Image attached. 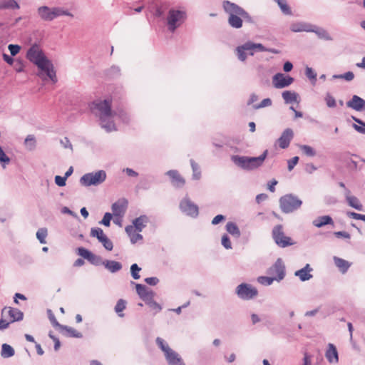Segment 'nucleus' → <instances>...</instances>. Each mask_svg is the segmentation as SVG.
Segmentation results:
<instances>
[{
	"mask_svg": "<svg viewBox=\"0 0 365 365\" xmlns=\"http://www.w3.org/2000/svg\"><path fill=\"white\" fill-rule=\"evenodd\" d=\"M26 58L38 68L40 71L38 76L42 80H46L47 77L53 83L57 82L58 80L53 65L45 56L39 45L36 43L32 45L27 51Z\"/></svg>",
	"mask_w": 365,
	"mask_h": 365,
	"instance_id": "obj_1",
	"label": "nucleus"
},
{
	"mask_svg": "<svg viewBox=\"0 0 365 365\" xmlns=\"http://www.w3.org/2000/svg\"><path fill=\"white\" fill-rule=\"evenodd\" d=\"M91 112L99 118L101 127L107 132L116 130L113 118L116 111L111 109V100L98 99L93 101L90 105Z\"/></svg>",
	"mask_w": 365,
	"mask_h": 365,
	"instance_id": "obj_2",
	"label": "nucleus"
},
{
	"mask_svg": "<svg viewBox=\"0 0 365 365\" xmlns=\"http://www.w3.org/2000/svg\"><path fill=\"white\" fill-rule=\"evenodd\" d=\"M268 154V150H265L258 157H248L240 155H232V161L238 167L243 170H252L260 167Z\"/></svg>",
	"mask_w": 365,
	"mask_h": 365,
	"instance_id": "obj_3",
	"label": "nucleus"
},
{
	"mask_svg": "<svg viewBox=\"0 0 365 365\" xmlns=\"http://www.w3.org/2000/svg\"><path fill=\"white\" fill-rule=\"evenodd\" d=\"M225 11L229 15L227 22L234 29L242 27L243 21L240 16V6L230 1H224L222 3Z\"/></svg>",
	"mask_w": 365,
	"mask_h": 365,
	"instance_id": "obj_4",
	"label": "nucleus"
},
{
	"mask_svg": "<svg viewBox=\"0 0 365 365\" xmlns=\"http://www.w3.org/2000/svg\"><path fill=\"white\" fill-rule=\"evenodd\" d=\"M302 201L292 194H287L280 197L279 206L284 213H291L298 210Z\"/></svg>",
	"mask_w": 365,
	"mask_h": 365,
	"instance_id": "obj_5",
	"label": "nucleus"
},
{
	"mask_svg": "<svg viewBox=\"0 0 365 365\" xmlns=\"http://www.w3.org/2000/svg\"><path fill=\"white\" fill-rule=\"evenodd\" d=\"M106 171L103 170L86 173L80 178V183L85 187L97 186L106 180Z\"/></svg>",
	"mask_w": 365,
	"mask_h": 365,
	"instance_id": "obj_6",
	"label": "nucleus"
},
{
	"mask_svg": "<svg viewBox=\"0 0 365 365\" xmlns=\"http://www.w3.org/2000/svg\"><path fill=\"white\" fill-rule=\"evenodd\" d=\"M272 237L276 245L281 248H285L294 244L291 237L285 235L282 225H277L273 227Z\"/></svg>",
	"mask_w": 365,
	"mask_h": 365,
	"instance_id": "obj_7",
	"label": "nucleus"
},
{
	"mask_svg": "<svg viewBox=\"0 0 365 365\" xmlns=\"http://www.w3.org/2000/svg\"><path fill=\"white\" fill-rule=\"evenodd\" d=\"M186 14L184 11L170 9L168 15V30L174 32L185 21Z\"/></svg>",
	"mask_w": 365,
	"mask_h": 365,
	"instance_id": "obj_8",
	"label": "nucleus"
},
{
	"mask_svg": "<svg viewBox=\"0 0 365 365\" xmlns=\"http://www.w3.org/2000/svg\"><path fill=\"white\" fill-rule=\"evenodd\" d=\"M236 294L243 300H250L258 294L257 289L250 284L242 283L236 287Z\"/></svg>",
	"mask_w": 365,
	"mask_h": 365,
	"instance_id": "obj_9",
	"label": "nucleus"
},
{
	"mask_svg": "<svg viewBox=\"0 0 365 365\" xmlns=\"http://www.w3.org/2000/svg\"><path fill=\"white\" fill-rule=\"evenodd\" d=\"M180 209L183 213L193 218H196L199 215L198 206L187 197L181 200Z\"/></svg>",
	"mask_w": 365,
	"mask_h": 365,
	"instance_id": "obj_10",
	"label": "nucleus"
},
{
	"mask_svg": "<svg viewBox=\"0 0 365 365\" xmlns=\"http://www.w3.org/2000/svg\"><path fill=\"white\" fill-rule=\"evenodd\" d=\"M268 274L274 277L275 281L279 282L285 277V266L281 258H278L274 264L269 268Z\"/></svg>",
	"mask_w": 365,
	"mask_h": 365,
	"instance_id": "obj_11",
	"label": "nucleus"
},
{
	"mask_svg": "<svg viewBox=\"0 0 365 365\" xmlns=\"http://www.w3.org/2000/svg\"><path fill=\"white\" fill-rule=\"evenodd\" d=\"M77 252L80 256L87 259L91 264L95 266L103 264L104 260H103L100 255H95L84 247H78Z\"/></svg>",
	"mask_w": 365,
	"mask_h": 365,
	"instance_id": "obj_12",
	"label": "nucleus"
},
{
	"mask_svg": "<svg viewBox=\"0 0 365 365\" xmlns=\"http://www.w3.org/2000/svg\"><path fill=\"white\" fill-rule=\"evenodd\" d=\"M294 78L286 76L282 73H276L272 78V83L276 88H283L288 87L294 82Z\"/></svg>",
	"mask_w": 365,
	"mask_h": 365,
	"instance_id": "obj_13",
	"label": "nucleus"
},
{
	"mask_svg": "<svg viewBox=\"0 0 365 365\" xmlns=\"http://www.w3.org/2000/svg\"><path fill=\"white\" fill-rule=\"evenodd\" d=\"M128 204V200L125 198L120 199L114 202L111 206L113 215L115 217L122 218L126 212Z\"/></svg>",
	"mask_w": 365,
	"mask_h": 365,
	"instance_id": "obj_14",
	"label": "nucleus"
},
{
	"mask_svg": "<svg viewBox=\"0 0 365 365\" xmlns=\"http://www.w3.org/2000/svg\"><path fill=\"white\" fill-rule=\"evenodd\" d=\"M346 105L348 108L358 112L365 110V100L357 95H354L349 101H346Z\"/></svg>",
	"mask_w": 365,
	"mask_h": 365,
	"instance_id": "obj_15",
	"label": "nucleus"
},
{
	"mask_svg": "<svg viewBox=\"0 0 365 365\" xmlns=\"http://www.w3.org/2000/svg\"><path fill=\"white\" fill-rule=\"evenodd\" d=\"M294 137L293 130L291 128L285 129L281 136L277 139V143L282 149H286L289 147L290 142Z\"/></svg>",
	"mask_w": 365,
	"mask_h": 365,
	"instance_id": "obj_16",
	"label": "nucleus"
},
{
	"mask_svg": "<svg viewBox=\"0 0 365 365\" xmlns=\"http://www.w3.org/2000/svg\"><path fill=\"white\" fill-rule=\"evenodd\" d=\"M37 14L43 21H52L53 20L52 7L41 6L38 8Z\"/></svg>",
	"mask_w": 365,
	"mask_h": 365,
	"instance_id": "obj_17",
	"label": "nucleus"
},
{
	"mask_svg": "<svg viewBox=\"0 0 365 365\" xmlns=\"http://www.w3.org/2000/svg\"><path fill=\"white\" fill-rule=\"evenodd\" d=\"M325 356L330 364H337L339 362L338 351L334 344H328V348L326 351Z\"/></svg>",
	"mask_w": 365,
	"mask_h": 365,
	"instance_id": "obj_18",
	"label": "nucleus"
},
{
	"mask_svg": "<svg viewBox=\"0 0 365 365\" xmlns=\"http://www.w3.org/2000/svg\"><path fill=\"white\" fill-rule=\"evenodd\" d=\"M135 288L140 298L144 302H146L149 298L154 297L155 293L152 290L148 289L145 285L136 284Z\"/></svg>",
	"mask_w": 365,
	"mask_h": 365,
	"instance_id": "obj_19",
	"label": "nucleus"
},
{
	"mask_svg": "<svg viewBox=\"0 0 365 365\" xmlns=\"http://www.w3.org/2000/svg\"><path fill=\"white\" fill-rule=\"evenodd\" d=\"M166 175L170 177L173 185L178 187H181L185 185V180L180 176L179 173L175 170H170L166 173Z\"/></svg>",
	"mask_w": 365,
	"mask_h": 365,
	"instance_id": "obj_20",
	"label": "nucleus"
},
{
	"mask_svg": "<svg viewBox=\"0 0 365 365\" xmlns=\"http://www.w3.org/2000/svg\"><path fill=\"white\" fill-rule=\"evenodd\" d=\"M313 269L309 264H307L302 269H300L294 272V275L298 277L302 282L309 280L313 277L310 272Z\"/></svg>",
	"mask_w": 365,
	"mask_h": 365,
	"instance_id": "obj_21",
	"label": "nucleus"
},
{
	"mask_svg": "<svg viewBox=\"0 0 365 365\" xmlns=\"http://www.w3.org/2000/svg\"><path fill=\"white\" fill-rule=\"evenodd\" d=\"M312 24L304 21H297L291 24L290 30L292 32H310Z\"/></svg>",
	"mask_w": 365,
	"mask_h": 365,
	"instance_id": "obj_22",
	"label": "nucleus"
},
{
	"mask_svg": "<svg viewBox=\"0 0 365 365\" xmlns=\"http://www.w3.org/2000/svg\"><path fill=\"white\" fill-rule=\"evenodd\" d=\"M345 198L350 207L359 211L362 210L363 205L359 200L356 197L351 195V191L349 189H346Z\"/></svg>",
	"mask_w": 365,
	"mask_h": 365,
	"instance_id": "obj_23",
	"label": "nucleus"
},
{
	"mask_svg": "<svg viewBox=\"0 0 365 365\" xmlns=\"http://www.w3.org/2000/svg\"><path fill=\"white\" fill-rule=\"evenodd\" d=\"M155 341L158 347L164 352L166 359L168 358H170V356H173L175 353H176L175 351L170 348L168 344L163 339L157 337Z\"/></svg>",
	"mask_w": 365,
	"mask_h": 365,
	"instance_id": "obj_24",
	"label": "nucleus"
},
{
	"mask_svg": "<svg viewBox=\"0 0 365 365\" xmlns=\"http://www.w3.org/2000/svg\"><path fill=\"white\" fill-rule=\"evenodd\" d=\"M312 31L310 32H313L316 34L319 38L325 40V41H331L332 38L328 33V31L322 27L317 26V25L312 24Z\"/></svg>",
	"mask_w": 365,
	"mask_h": 365,
	"instance_id": "obj_25",
	"label": "nucleus"
},
{
	"mask_svg": "<svg viewBox=\"0 0 365 365\" xmlns=\"http://www.w3.org/2000/svg\"><path fill=\"white\" fill-rule=\"evenodd\" d=\"M148 222V217L143 215L134 219L133 220V225L134 226L136 231L141 232L143 229L146 227Z\"/></svg>",
	"mask_w": 365,
	"mask_h": 365,
	"instance_id": "obj_26",
	"label": "nucleus"
},
{
	"mask_svg": "<svg viewBox=\"0 0 365 365\" xmlns=\"http://www.w3.org/2000/svg\"><path fill=\"white\" fill-rule=\"evenodd\" d=\"M103 265L105 267L106 269H108L111 273L118 272L123 267L122 264L120 262L108 259L104 260Z\"/></svg>",
	"mask_w": 365,
	"mask_h": 365,
	"instance_id": "obj_27",
	"label": "nucleus"
},
{
	"mask_svg": "<svg viewBox=\"0 0 365 365\" xmlns=\"http://www.w3.org/2000/svg\"><path fill=\"white\" fill-rule=\"evenodd\" d=\"M312 224L314 226L319 228L327 225H333L334 221L329 215H323L313 220Z\"/></svg>",
	"mask_w": 365,
	"mask_h": 365,
	"instance_id": "obj_28",
	"label": "nucleus"
},
{
	"mask_svg": "<svg viewBox=\"0 0 365 365\" xmlns=\"http://www.w3.org/2000/svg\"><path fill=\"white\" fill-rule=\"evenodd\" d=\"M246 50H250L247 42L236 48L235 53L237 58L240 61H245L247 59V54L246 53Z\"/></svg>",
	"mask_w": 365,
	"mask_h": 365,
	"instance_id": "obj_29",
	"label": "nucleus"
},
{
	"mask_svg": "<svg viewBox=\"0 0 365 365\" xmlns=\"http://www.w3.org/2000/svg\"><path fill=\"white\" fill-rule=\"evenodd\" d=\"M8 315L11 318V322L21 321L24 318V314L18 309L9 307Z\"/></svg>",
	"mask_w": 365,
	"mask_h": 365,
	"instance_id": "obj_30",
	"label": "nucleus"
},
{
	"mask_svg": "<svg viewBox=\"0 0 365 365\" xmlns=\"http://www.w3.org/2000/svg\"><path fill=\"white\" fill-rule=\"evenodd\" d=\"M334 261L335 265L339 269V270L342 273L346 272L351 265V264L348 261L339 258L338 257H334Z\"/></svg>",
	"mask_w": 365,
	"mask_h": 365,
	"instance_id": "obj_31",
	"label": "nucleus"
},
{
	"mask_svg": "<svg viewBox=\"0 0 365 365\" xmlns=\"http://www.w3.org/2000/svg\"><path fill=\"white\" fill-rule=\"evenodd\" d=\"M24 146L29 151H33L36 148V140L34 135H28L24 140Z\"/></svg>",
	"mask_w": 365,
	"mask_h": 365,
	"instance_id": "obj_32",
	"label": "nucleus"
},
{
	"mask_svg": "<svg viewBox=\"0 0 365 365\" xmlns=\"http://www.w3.org/2000/svg\"><path fill=\"white\" fill-rule=\"evenodd\" d=\"M226 230L232 236L238 238L241 233L237 225L232 222H228L226 225Z\"/></svg>",
	"mask_w": 365,
	"mask_h": 365,
	"instance_id": "obj_33",
	"label": "nucleus"
},
{
	"mask_svg": "<svg viewBox=\"0 0 365 365\" xmlns=\"http://www.w3.org/2000/svg\"><path fill=\"white\" fill-rule=\"evenodd\" d=\"M18 9L19 5L15 0H1L0 1V9Z\"/></svg>",
	"mask_w": 365,
	"mask_h": 365,
	"instance_id": "obj_34",
	"label": "nucleus"
},
{
	"mask_svg": "<svg viewBox=\"0 0 365 365\" xmlns=\"http://www.w3.org/2000/svg\"><path fill=\"white\" fill-rule=\"evenodd\" d=\"M52 10L53 19L61 16H68L73 17V15L68 10L64 9L62 7H52Z\"/></svg>",
	"mask_w": 365,
	"mask_h": 365,
	"instance_id": "obj_35",
	"label": "nucleus"
},
{
	"mask_svg": "<svg viewBox=\"0 0 365 365\" xmlns=\"http://www.w3.org/2000/svg\"><path fill=\"white\" fill-rule=\"evenodd\" d=\"M286 103H292L297 101L298 94L290 91H285L282 94Z\"/></svg>",
	"mask_w": 365,
	"mask_h": 365,
	"instance_id": "obj_36",
	"label": "nucleus"
},
{
	"mask_svg": "<svg viewBox=\"0 0 365 365\" xmlns=\"http://www.w3.org/2000/svg\"><path fill=\"white\" fill-rule=\"evenodd\" d=\"M14 354L15 351L11 346L7 344H2L1 355L3 358H10L13 356Z\"/></svg>",
	"mask_w": 365,
	"mask_h": 365,
	"instance_id": "obj_37",
	"label": "nucleus"
},
{
	"mask_svg": "<svg viewBox=\"0 0 365 365\" xmlns=\"http://www.w3.org/2000/svg\"><path fill=\"white\" fill-rule=\"evenodd\" d=\"M277 4L282 12L285 15H292V9L287 3V0H273Z\"/></svg>",
	"mask_w": 365,
	"mask_h": 365,
	"instance_id": "obj_38",
	"label": "nucleus"
},
{
	"mask_svg": "<svg viewBox=\"0 0 365 365\" xmlns=\"http://www.w3.org/2000/svg\"><path fill=\"white\" fill-rule=\"evenodd\" d=\"M61 329L66 330L67 332V335L70 337H74L78 339H81L83 337V334L81 332L78 331L77 330L72 327L66 325H62L61 326Z\"/></svg>",
	"mask_w": 365,
	"mask_h": 365,
	"instance_id": "obj_39",
	"label": "nucleus"
},
{
	"mask_svg": "<svg viewBox=\"0 0 365 365\" xmlns=\"http://www.w3.org/2000/svg\"><path fill=\"white\" fill-rule=\"evenodd\" d=\"M126 308V301L120 299L118 300L115 306V312L118 314V317H124V314L123 313V311Z\"/></svg>",
	"mask_w": 365,
	"mask_h": 365,
	"instance_id": "obj_40",
	"label": "nucleus"
},
{
	"mask_svg": "<svg viewBox=\"0 0 365 365\" xmlns=\"http://www.w3.org/2000/svg\"><path fill=\"white\" fill-rule=\"evenodd\" d=\"M166 360L169 365H185L177 352L175 353L173 356H170V358H168Z\"/></svg>",
	"mask_w": 365,
	"mask_h": 365,
	"instance_id": "obj_41",
	"label": "nucleus"
},
{
	"mask_svg": "<svg viewBox=\"0 0 365 365\" xmlns=\"http://www.w3.org/2000/svg\"><path fill=\"white\" fill-rule=\"evenodd\" d=\"M90 235L92 237H96L100 242L105 236H106L103 230L100 227H92L91 230Z\"/></svg>",
	"mask_w": 365,
	"mask_h": 365,
	"instance_id": "obj_42",
	"label": "nucleus"
},
{
	"mask_svg": "<svg viewBox=\"0 0 365 365\" xmlns=\"http://www.w3.org/2000/svg\"><path fill=\"white\" fill-rule=\"evenodd\" d=\"M48 235V230L46 228H40L36 232V237L41 244H46V238Z\"/></svg>",
	"mask_w": 365,
	"mask_h": 365,
	"instance_id": "obj_43",
	"label": "nucleus"
},
{
	"mask_svg": "<svg viewBox=\"0 0 365 365\" xmlns=\"http://www.w3.org/2000/svg\"><path fill=\"white\" fill-rule=\"evenodd\" d=\"M190 164L192 170V179L194 180H199L201 177V172L200 170V168L193 160H190Z\"/></svg>",
	"mask_w": 365,
	"mask_h": 365,
	"instance_id": "obj_44",
	"label": "nucleus"
},
{
	"mask_svg": "<svg viewBox=\"0 0 365 365\" xmlns=\"http://www.w3.org/2000/svg\"><path fill=\"white\" fill-rule=\"evenodd\" d=\"M324 101L328 108H334L336 106V101L334 97L329 92H327L324 97Z\"/></svg>",
	"mask_w": 365,
	"mask_h": 365,
	"instance_id": "obj_45",
	"label": "nucleus"
},
{
	"mask_svg": "<svg viewBox=\"0 0 365 365\" xmlns=\"http://www.w3.org/2000/svg\"><path fill=\"white\" fill-rule=\"evenodd\" d=\"M299 149L302 150V152L309 157H314L316 155V151L315 150L307 145H299Z\"/></svg>",
	"mask_w": 365,
	"mask_h": 365,
	"instance_id": "obj_46",
	"label": "nucleus"
},
{
	"mask_svg": "<svg viewBox=\"0 0 365 365\" xmlns=\"http://www.w3.org/2000/svg\"><path fill=\"white\" fill-rule=\"evenodd\" d=\"M334 79H344L346 81H351L354 78V74L351 71H348L344 73V74H335L332 76Z\"/></svg>",
	"mask_w": 365,
	"mask_h": 365,
	"instance_id": "obj_47",
	"label": "nucleus"
},
{
	"mask_svg": "<svg viewBox=\"0 0 365 365\" xmlns=\"http://www.w3.org/2000/svg\"><path fill=\"white\" fill-rule=\"evenodd\" d=\"M145 303L155 311V313L160 312L162 309L161 305L153 299V297L149 298Z\"/></svg>",
	"mask_w": 365,
	"mask_h": 365,
	"instance_id": "obj_48",
	"label": "nucleus"
},
{
	"mask_svg": "<svg viewBox=\"0 0 365 365\" xmlns=\"http://www.w3.org/2000/svg\"><path fill=\"white\" fill-rule=\"evenodd\" d=\"M141 270V268L137 264H133L130 266V273L131 276L134 279H140V276L139 274V272Z\"/></svg>",
	"mask_w": 365,
	"mask_h": 365,
	"instance_id": "obj_49",
	"label": "nucleus"
},
{
	"mask_svg": "<svg viewBox=\"0 0 365 365\" xmlns=\"http://www.w3.org/2000/svg\"><path fill=\"white\" fill-rule=\"evenodd\" d=\"M247 43L250 50L255 49V51L257 50L260 52H264L268 50V48L264 46L262 43H256L252 41H247Z\"/></svg>",
	"mask_w": 365,
	"mask_h": 365,
	"instance_id": "obj_50",
	"label": "nucleus"
},
{
	"mask_svg": "<svg viewBox=\"0 0 365 365\" xmlns=\"http://www.w3.org/2000/svg\"><path fill=\"white\" fill-rule=\"evenodd\" d=\"M272 101L270 98H264L263 99L259 104H255L253 106L254 109L258 110L264 107H268L272 106Z\"/></svg>",
	"mask_w": 365,
	"mask_h": 365,
	"instance_id": "obj_51",
	"label": "nucleus"
},
{
	"mask_svg": "<svg viewBox=\"0 0 365 365\" xmlns=\"http://www.w3.org/2000/svg\"><path fill=\"white\" fill-rule=\"evenodd\" d=\"M100 242L103 245L104 248L108 251H111L113 248L112 241L107 236H105Z\"/></svg>",
	"mask_w": 365,
	"mask_h": 365,
	"instance_id": "obj_52",
	"label": "nucleus"
},
{
	"mask_svg": "<svg viewBox=\"0 0 365 365\" xmlns=\"http://www.w3.org/2000/svg\"><path fill=\"white\" fill-rule=\"evenodd\" d=\"M275 280L274 277H259L258 278V282L266 286L271 285L272 282Z\"/></svg>",
	"mask_w": 365,
	"mask_h": 365,
	"instance_id": "obj_53",
	"label": "nucleus"
},
{
	"mask_svg": "<svg viewBox=\"0 0 365 365\" xmlns=\"http://www.w3.org/2000/svg\"><path fill=\"white\" fill-rule=\"evenodd\" d=\"M112 214H110V212H106L101 221L99 222V224L103 225L106 227H109L110 225V220L112 219Z\"/></svg>",
	"mask_w": 365,
	"mask_h": 365,
	"instance_id": "obj_54",
	"label": "nucleus"
},
{
	"mask_svg": "<svg viewBox=\"0 0 365 365\" xmlns=\"http://www.w3.org/2000/svg\"><path fill=\"white\" fill-rule=\"evenodd\" d=\"M240 16L242 17V20L244 19L245 21L248 23H253L254 20L253 18L249 14L248 12H247L243 8L240 6Z\"/></svg>",
	"mask_w": 365,
	"mask_h": 365,
	"instance_id": "obj_55",
	"label": "nucleus"
},
{
	"mask_svg": "<svg viewBox=\"0 0 365 365\" xmlns=\"http://www.w3.org/2000/svg\"><path fill=\"white\" fill-rule=\"evenodd\" d=\"M47 314H48V317L51 322V323L52 324V325L55 327H60L61 328V326H62L61 324H60L58 323V322L56 320V317L55 315L53 314V313L52 312V311L51 309H48L47 310Z\"/></svg>",
	"mask_w": 365,
	"mask_h": 365,
	"instance_id": "obj_56",
	"label": "nucleus"
},
{
	"mask_svg": "<svg viewBox=\"0 0 365 365\" xmlns=\"http://www.w3.org/2000/svg\"><path fill=\"white\" fill-rule=\"evenodd\" d=\"M221 242H222V246L227 249V250H230V249H232V243H231V241H230V237L227 236V235H224L222 237V240H221Z\"/></svg>",
	"mask_w": 365,
	"mask_h": 365,
	"instance_id": "obj_57",
	"label": "nucleus"
},
{
	"mask_svg": "<svg viewBox=\"0 0 365 365\" xmlns=\"http://www.w3.org/2000/svg\"><path fill=\"white\" fill-rule=\"evenodd\" d=\"M305 74L308 78L316 81L317 73L312 68L307 67Z\"/></svg>",
	"mask_w": 365,
	"mask_h": 365,
	"instance_id": "obj_58",
	"label": "nucleus"
},
{
	"mask_svg": "<svg viewBox=\"0 0 365 365\" xmlns=\"http://www.w3.org/2000/svg\"><path fill=\"white\" fill-rule=\"evenodd\" d=\"M347 216L355 220H360L365 222V215L356 213L354 212H348Z\"/></svg>",
	"mask_w": 365,
	"mask_h": 365,
	"instance_id": "obj_59",
	"label": "nucleus"
},
{
	"mask_svg": "<svg viewBox=\"0 0 365 365\" xmlns=\"http://www.w3.org/2000/svg\"><path fill=\"white\" fill-rule=\"evenodd\" d=\"M8 48L11 56H16L20 51L21 47L17 44H9Z\"/></svg>",
	"mask_w": 365,
	"mask_h": 365,
	"instance_id": "obj_60",
	"label": "nucleus"
},
{
	"mask_svg": "<svg viewBox=\"0 0 365 365\" xmlns=\"http://www.w3.org/2000/svg\"><path fill=\"white\" fill-rule=\"evenodd\" d=\"M120 74V68L118 66H112L109 71H108V75L111 77V78H114V77H116L118 76H119Z\"/></svg>",
	"mask_w": 365,
	"mask_h": 365,
	"instance_id": "obj_61",
	"label": "nucleus"
},
{
	"mask_svg": "<svg viewBox=\"0 0 365 365\" xmlns=\"http://www.w3.org/2000/svg\"><path fill=\"white\" fill-rule=\"evenodd\" d=\"M298 161H299V157H297V156H295L288 160L287 168H288L289 171H291L293 170L294 166L298 163Z\"/></svg>",
	"mask_w": 365,
	"mask_h": 365,
	"instance_id": "obj_62",
	"label": "nucleus"
},
{
	"mask_svg": "<svg viewBox=\"0 0 365 365\" xmlns=\"http://www.w3.org/2000/svg\"><path fill=\"white\" fill-rule=\"evenodd\" d=\"M60 143L64 148H69L70 150H73L72 144L67 137H65L63 139H61L60 140Z\"/></svg>",
	"mask_w": 365,
	"mask_h": 365,
	"instance_id": "obj_63",
	"label": "nucleus"
},
{
	"mask_svg": "<svg viewBox=\"0 0 365 365\" xmlns=\"http://www.w3.org/2000/svg\"><path fill=\"white\" fill-rule=\"evenodd\" d=\"M312 355L309 354L307 352H305L302 359V365H312Z\"/></svg>",
	"mask_w": 365,
	"mask_h": 365,
	"instance_id": "obj_64",
	"label": "nucleus"
}]
</instances>
